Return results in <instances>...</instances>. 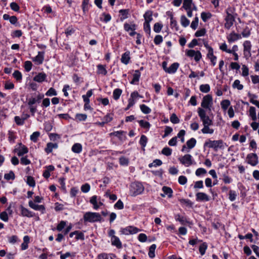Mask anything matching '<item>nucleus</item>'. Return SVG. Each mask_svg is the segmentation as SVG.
I'll use <instances>...</instances> for the list:
<instances>
[{"label":"nucleus","instance_id":"423d86ee","mask_svg":"<svg viewBox=\"0 0 259 259\" xmlns=\"http://www.w3.org/2000/svg\"><path fill=\"white\" fill-rule=\"evenodd\" d=\"M246 161L248 164L254 166L258 163V157L255 153H249L246 156Z\"/></svg>","mask_w":259,"mask_h":259},{"label":"nucleus","instance_id":"680f3d73","mask_svg":"<svg viewBox=\"0 0 259 259\" xmlns=\"http://www.w3.org/2000/svg\"><path fill=\"white\" fill-rule=\"evenodd\" d=\"M76 118L79 121H85L87 118V115L85 114L77 113L76 114Z\"/></svg>","mask_w":259,"mask_h":259},{"label":"nucleus","instance_id":"72a5a7b5","mask_svg":"<svg viewBox=\"0 0 259 259\" xmlns=\"http://www.w3.org/2000/svg\"><path fill=\"white\" fill-rule=\"evenodd\" d=\"M139 123L140 125L144 128H146L147 130H149L150 127V124L149 122L144 121V120H140L139 121Z\"/></svg>","mask_w":259,"mask_h":259},{"label":"nucleus","instance_id":"b1692460","mask_svg":"<svg viewBox=\"0 0 259 259\" xmlns=\"http://www.w3.org/2000/svg\"><path fill=\"white\" fill-rule=\"evenodd\" d=\"M249 116L253 121L257 120V115L256 113V109L254 107L251 106L249 110Z\"/></svg>","mask_w":259,"mask_h":259},{"label":"nucleus","instance_id":"603ef678","mask_svg":"<svg viewBox=\"0 0 259 259\" xmlns=\"http://www.w3.org/2000/svg\"><path fill=\"white\" fill-rule=\"evenodd\" d=\"M39 136L40 133L39 132H35L30 136V140L34 142H36Z\"/></svg>","mask_w":259,"mask_h":259},{"label":"nucleus","instance_id":"13d9d810","mask_svg":"<svg viewBox=\"0 0 259 259\" xmlns=\"http://www.w3.org/2000/svg\"><path fill=\"white\" fill-rule=\"evenodd\" d=\"M119 161L120 164L121 165H127L129 162L128 159L124 156L120 157Z\"/></svg>","mask_w":259,"mask_h":259},{"label":"nucleus","instance_id":"f704fd0d","mask_svg":"<svg viewBox=\"0 0 259 259\" xmlns=\"http://www.w3.org/2000/svg\"><path fill=\"white\" fill-rule=\"evenodd\" d=\"M140 109L143 113L147 114L151 112V109L145 104H142L140 106Z\"/></svg>","mask_w":259,"mask_h":259},{"label":"nucleus","instance_id":"f257e3e1","mask_svg":"<svg viewBox=\"0 0 259 259\" xmlns=\"http://www.w3.org/2000/svg\"><path fill=\"white\" fill-rule=\"evenodd\" d=\"M144 187L143 184L139 182H135L131 183L130 187V194L132 196H136L141 194L144 191Z\"/></svg>","mask_w":259,"mask_h":259},{"label":"nucleus","instance_id":"cd10ccee","mask_svg":"<svg viewBox=\"0 0 259 259\" xmlns=\"http://www.w3.org/2000/svg\"><path fill=\"white\" fill-rule=\"evenodd\" d=\"M90 203L93 205V207L95 209H98L99 207L97 202V196L96 195L93 196L90 200Z\"/></svg>","mask_w":259,"mask_h":259},{"label":"nucleus","instance_id":"f3484780","mask_svg":"<svg viewBox=\"0 0 259 259\" xmlns=\"http://www.w3.org/2000/svg\"><path fill=\"white\" fill-rule=\"evenodd\" d=\"M139 231V229L136 227L129 226L123 229L122 232L125 234H136Z\"/></svg>","mask_w":259,"mask_h":259},{"label":"nucleus","instance_id":"c756f323","mask_svg":"<svg viewBox=\"0 0 259 259\" xmlns=\"http://www.w3.org/2000/svg\"><path fill=\"white\" fill-rule=\"evenodd\" d=\"M175 219L176 221L180 222L182 225H185L188 222L185 217L182 216L180 214H177L175 216Z\"/></svg>","mask_w":259,"mask_h":259},{"label":"nucleus","instance_id":"dca6fc26","mask_svg":"<svg viewBox=\"0 0 259 259\" xmlns=\"http://www.w3.org/2000/svg\"><path fill=\"white\" fill-rule=\"evenodd\" d=\"M111 244L115 246L117 248H121L122 247V244L119 239L117 236H113L111 238Z\"/></svg>","mask_w":259,"mask_h":259},{"label":"nucleus","instance_id":"6ab92c4d","mask_svg":"<svg viewBox=\"0 0 259 259\" xmlns=\"http://www.w3.org/2000/svg\"><path fill=\"white\" fill-rule=\"evenodd\" d=\"M47 75L45 73H39L34 77L33 80L38 82H41L45 80Z\"/></svg>","mask_w":259,"mask_h":259},{"label":"nucleus","instance_id":"7c9ffc66","mask_svg":"<svg viewBox=\"0 0 259 259\" xmlns=\"http://www.w3.org/2000/svg\"><path fill=\"white\" fill-rule=\"evenodd\" d=\"M156 248V245L154 244L151 245L149 247V250L148 252V255L150 258H153L155 257V250Z\"/></svg>","mask_w":259,"mask_h":259},{"label":"nucleus","instance_id":"4c0bfd02","mask_svg":"<svg viewBox=\"0 0 259 259\" xmlns=\"http://www.w3.org/2000/svg\"><path fill=\"white\" fill-rule=\"evenodd\" d=\"M200 90L202 93H207L210 91V86L208 84H201L200 86Z\"/></svg>","mask_w":259,"mask_h":259},{"label":"nucleus","instance_id":"2eb2a0df","mask_svg":"<svg viewBox=\"0 0 259 259\" xmlns=\"http://www.w3.org/2000/svg\"><path fill=\"white\" fill-rule=\"evenodd\" d=\"M241 38V35L234 32L231 33L228 36V40L229 42H234Z\"/></svg>","mask_w":259,"mask_h":259},{"label":"nucleus","instance_id":"a19ab883","mask_svg":"<svg viewBox=\"0 0 259 259\" xmlns=\"http://www.w3.org/2000/svg\"><path fill=\"white\" fill-rule=\"evenodd\" d=\"M212 16V15L210 13L202 12L201 14V17L203 22H205L207 20L210 19Z\"/></svg>","mask_w":259,"mask_h":259},{"label":"nucleus","instance_id":"0eeeda50","mask_svg":"<svg viewBox=\"0 0 259 259\" xmlns=\"http://www.w3.org/2000/svg\"><path fill=\"white\" fill-rule=\"evenodd\" d=\"M181 163L186 166H189L192 164V157L190 154H186L184 156L179 158Z\"/></svg>","mask_w":259,"mask_h":259},{"label":"nucleus","instance_id":"4be33fe9","mask_svg":"<svg viewBox=\"0 0 259 259\" xmlns=\"http://www.w3.org/2000/svg\"><path fill=\"white\" fill-rule=\"evenodd\" d=\"M82 147L80 143L74 144L71 148L72 152L77 154L80 153L82 151Z\"/></svg>","mask_w":259,"mask_h":259},{"label":"nucleus","instance_id":"39448f33","mask_svg":"<svg viewBox=\"0 0 259 259\" xmlns=\"http://www.w3.org/2000/svg\"><path fill=\"white\" fill-rule=\"evenodd\" d=\"M212 104L213 102L212 96L211 95L208 94L203 97L202 102L201 103V106L203 108L208 109V110H210Z\"/></svg>","mask_w":259,"mask_h":259},{"label":"nucleus","instance_id":"de8ad7c7","mask_svg":"<svg viewBox=\"0 0 259 259\" xmlns=\"http://www.w3.org/2000/svg\"><path fill=\"white\" fill-rule=\"evenodd\" d=\"M162 27L163 25L161 23H156L154 25L153 30L156 33H159L161 31Z\"/></svg>","mask_w":259,"mask_h":259},{"label":"nucleus","instance_id":"c03bdc74","mask_svg":"<svg viewBox=\"0 0 259 259\" xmlns=\"http://www.w3.org/2000/svg\"><path fill=\"white\" fill-rule=\"evenodd\" d=\"M207 57L210 60L212 65L215 66L216 64L217 57L213 55V51L211 52V54L208 53Z\"/></svg>","mask_w":259,"mask_h":259},{"label":"nucleus","instance_id":"9b49d317","mask_svg":"<svg viewBox=\"0 0 259 259\" xmlns=\"http://www.w3.org/2000/svg\"><path fill=\"white\" fill-rule=\"evenodd\" d=\"M196 200L197 201H208L209 196L203 192H198L196 194Z\"/></svg>","mask_w":259,"mask_h":259},{"label":"nucleus","instance_id":"a211bd4d","mask_svg":"<svg viewBox=\"0 0 259 259\" xmlns=\"http://www.w3.org/2000/svg\"><path fill=\"white\" fill-rule=\"evenodd\" d=\"M58 148V144L57 143H48L47 144V147L45 149V152L49 154L51 153L53 149H56Z\"/></svg>","mask_w":259,"mask_h":259},{"label":"nucleus","instance_id":"e433bc0d","mask_svg":"<svg viewBox=\"0 0 259 259\" xmlns=\"http://www.w3.org/2000/svg\"><path fill=\"white\" fill-rule=\"evenodd\" d=\"M147 141L148 139L147 137L145 135H142L140 140V144L142 146L143 150H144V148L146 146Z\"/></svg>","mask_w":259,"mask_h":259},{"label":"nucleus","instance_id":"7ed1b4c3","mask_svg":"<svg viewBox=\"0 0 259 259\" xmlns=\"http://www.w3.org/2000/svg\"><path fill=\"white\" fill-rule=\"evenodd\" d=\"M204 147H208L210 148H213L215 151H217L219 148H224V142L222 140H208L204 144Z\"/></svg>","mask_w":259,"mask_h":259},{"label":"nucleus","instance_id":"1a4fd4ad","mask_svg":"<svg viewBox=\"0 0 259 259\" xmlns=\"http://www.w3.org/2000/svg\"><path fill=\"white\" fill-rule=\"evenodd\" d=\"M28 205L35 210L41 211L42 213H44L45 211V207L44 205L36 204L32 200L29 201Z\"/></svg>","mask_w":259,"mask_h":259},{"label":"nucleus","instance_id":"ddd939ff","mask_svg":"<svg viewBox=\"0 0 259 259\" xmlns=\"http://www.w3.org/2000/svg\"><path fill=\"white\" fill-rule=\"evenodd\" d=\"M44 52H38L37 55L34 57L33 61L37 64H41L44 60Z\"/></svg>","mask_w":259,"mask_h":259},{"label":"nucleus","instance_id":"f8f14e48","mask_svg":"<svg viewBox=\"0 0 259 259\" xmlns=\"http://www.w3.org/2000/svg\"><path fill=\"white\" fill-rule=\"evenodd\" d=\"M21 213L23 217H26L28 218L33 217L34 213L28 210L27 208H25L22 205L20 206Z\"/></svg>","mask_w":259,"mask_h":259},{"label":"nucleus","instance_id":"774afa93","mask_svg":"<svg viewBox=\"0 0 259 259\" xmlns=\"http://www.w3.org/2000/svg\"><path fill=\"white\" fill-rule=\"evenodd\" d=\"M206 33V30L205 28H202L200 30L197 31L195 33L196 37H199L204 36Z\"/></svg>","mask_w":259,"mask_h":259},{"label":"nucleus","instance_id":"4d7b16f0","mask_svg":"<svg viewBox=\"0 0 259 259\" xmlns=\"http://www.w3.org/2000/svg\"><path fill=\"white\" fill-rule=\"evenodd\" d=\"M170 121L174 124L178 123L180 122V119L177 117L175 113H172L170 117Z\"/></svg>","mask_w":259,"mask_h":259},{"label":"nucleus","instance_id":"8fccbe9b","mask_svg":"<svg viewBox=\"0 0 259 259\" xmlns=\"http://www.w3.org/2000/svg\"><path fill=\"white\" fill-rule=\"evenodd\" d=\"M172 153V149L169 147H164L161 151V153L165 156H170Z\"/></svg>","mask_w":259,"mask_h":259},{"label":"nucleus","instance_id":"20e7f679","mask_svg":"<svg viewBox=\"0 0 259 259\" xmlns=\"http://www.w3.org/2000/svg\"><path fill=\"white\" fill-rule=\"evenodd\" d=\"M198 115L202 122L203 125H212L213 121L209 117L206 115V111L204 109L201 108H198Z\"/></svg>","mask_w":259,"mask_h":259},{"label":"nucleus","instance_id":"393cba45","mask_svg":"<svg viewBox=\"0 0 259 259\" xmlns=\"http://www.w3.org/2000/svg\"><path fill=\"white\" fill-rule=\"evenodd\" d=\"M141 76V73L139 70H136L135 71V73L133 74V78L131 81V84H136V82L139 81V79Z\"/></svg>","mask_w":259,"mask_h":259},{"label":"nucleus","instance_id":"58836bf2","mask_svg":"<svg viewBox=\"0 0 259 259\" xmlns=\"http://www.w3.org/2000/svg\"><path fill=\"white\" fill-rule=\"evenodd\" d=\"M232 87L234 89H237L238 90H241L243 88V85L240 84V80L238 79L235 80L232 85Z\"/></svg>","mask_w":259,"mask_h":259},{"label":"nucleus","instance_id":"e2e57ef3","mask_svg":"<svg viewBox=\"0 0 259 259\" xmlns=\"http://www.w3.org/2000/svg\"><path fill=\"white\" fill-rule=\"evenodd\" d=\"M32 66V64L30 61H25V63H24V68H25V70H26V71H27V72L30 71V70L31 69Z\"/></svg>","mask_w":259,"mask_h":259},{"label":"nucleus","instance_id":"c85d7f7f","mask_svg":"<svg viewBox=\"0 0 259 259\" xmlns=\"http://www.w3.org/2000/svg\"><path fill=\"white\" fill-rule=\"evenodd\" d=\"M145 22L150 23L153 19L152 12L151 11H147L144 15Z\"/></svg>","mask_w":259,"mask_h":259},{"label":"nucleus","instance_id":"aec40b11","mask_svg":"<svg viewBox=\"0 0 259 259\" xmlns=\"http://www.w3.org/2000/svg\"><path fill=\"white\" fill-rule=\"evenodd\" d=\"M162 189L164 192V194L161 195L162 197H164L165 195H167L169 198H171L172 197V190L170 188L166 186H163Z\"/></svg>","mask_w":259,"mask_h":259},{"label":"nucleus","instance_id":"5701e85b","mask_svg":"<svg viewBox=\"0 0 259 259\" xmlns=\"http://www.w3.org/2000/svg\"><path fill=\"white\" fill-rule=\"evenodd\" d=\"M97 73L99 74H102L103 75H106L107 73V71L106 69L105 66L102 65V64H99L97 66Z\"/></svg>","mask_w":259,"mask_h":259},{"label":"nucleus","instance_id":"338daca9","mask_svg":"<svg viewBox=\"0 0 259 259\" xmlns=\"http://www.w3.org/2000/svg\"><path fill=\"white\" fill-rule=\"evenodd\" d=\"M14 121L18 125H22L24 123L22 118L18 116H16L14 117Z\"/></svg>","mask_w":259,"mask_h":259},{"label":"nucleus","instance_id":"79ce46f5","mask_svg":"<svg viewBox=\"0 0 259 259\" xmlns=\"http://www.w3.org/2000/svg\"><path fill=\"white\" fill-rule=\"evenodd\" d=\"M136 28V25L135 24L130 25L129 24L125 23L124 24V29L126 31H129L130 30H135Z\"/></svg>","mask_w":259,"mask_h":259},{"label":"nucleus","instance_id":"49530a36","mask_svg":"<svg viewBox=\"0 0 259 259\" xmlns=\"http://www.w3.org/2000/svg\"><path fill=\"white\" fill-rule=\"evenodd\" d=\"M207 248V245L206 243L204 242L199 246V250L200 254L203 255L205 254V251Z\"/></svg>","mask_w":259,"mask_h":259},{"label":"nucleus","instance_id":"69168bd1","mask_svg":"<svg viewBox=\"0 0 259 259\" xmlns=\"http://www.w3.org/2000/svg\"><path fill=\"white\" fill-rule=\"evenodd\" d=\"M57 94L56 91L53 88L49 89L46 93V95L48 96H56Z\"/></svg>","mask_w":259,"mask_h":259},{"label":"nucleus","instance_id":"5fc2aeb1","mask_svg":"<svg viewBox=\"0 0 259 259\" xmlns=\"http://www.w3.org/2000/svg\"><path fill=\"white\" fill-rule=\"evenodd\" d=\"M237 196V193L235 191L230 190L229 193V198L230 201H234Z\"/></svg>","mask_w":259,"mask_h":259},{"label":"nucleus","instance_id":"bf43d9fd","mask_svg":"<svg viewBox=\"0 0 259 259\" xmlns=\"http://www.w3.org/2000/svg\"><path fill=\"white\" fill-rule=\"evenodd\" d=\"M89 1L90 0H83L82 1V9L84 13H85L87 11H88V5L89 3Z\"/></svg>","mask_w":259,"mask_h":259},{"label":"nucleus","instance_id":"9d476101","mask_svg":"<svg viewBox=\"0 0 259 259\" xmlns=\"http://www.w3.org/2000/svg\"><path fill=\"white\" fill-rule=\"evenodd\" d=\"M15 150V151H18L17 155L19 156H22L28 152L27 148L21 143H19V147L18 148H16Z\"/></svg>","mask_w":259,"mask_h":259},{"label":"nucleus","instance_id":"a18cd8bd","mask_svg":"<svg viewBox=\"0 0 259 259\" xmlns=\"http://www.w3.org/2000/svg\"><path fill=\"white\" fill-rule=\"evenodd\" d=\"M230 102L228 100H224L221 102L222 108L224 110L228 109L229 106L230 105Z\"/></svg>","mask_w":259,"mask_h":259},{"label":"nucleus","instance_id":"4468645a","mask_svg":"<svg viewBox=\"0 0 259 259\" xmlns=\"http://www.w3.org/2000/svg\"><path fill=\"white\" fill-rule=\"evenodd\" d=\"M130 59V52L129 51H126L122 55L121 62L122 63L127 65L129 63Z\"/></svg>","mask_w":259,"mask_h":259},{"label":"nucleus","instance_id":"6e6d98bb","mask_svg":"<svg viewBox=\"0 0 259 259\" xmlns=\"http://www.w3.org/2000/svg\"><path fill=\"white\" fill-rule=\"evenodd\" d=\"M13 76L18 81H21L22 79L21 73L18 70H15L13 74Z\"/></svg>","mask_w":259,"mask_h":259},{"label":"nucleus","instance_id":"052dcab7","mask_svg":"<svg viewBox=\"0 0 259 259\" xmlns=\"http://www.w3.org/2000/svg\"><path fill=\"white\" fill-rule=\"evenodd\" d=\"M162 41L163 38L160 35H156L154 39V42L156 45L160 44Z\"/></svg>","mask_w":259,"mask_h":259},{"label":"nucleus","instance_id":"6e6552de","mask_svg":"<svg viewBox=\"0 0 259 259\" xmlns=\"http://www.w3.org/2000/svg\"><path fill=\"white\" fill-rule=\"evenodd\" d=\"M234 21L235 19L233 15L227 11V16L225 18L226 23H225V27L228 29H230L233 25Z\"/></svg>","mask_w":259,"mask_h":259},{"label":"nucleus","instance_id":"473e14b6","mask_svg":"<svg viewBox=\"0 0 259 259\" xmlns=\"http://www.w3.org/2000/svg\"><path fill=\"white\" fill-rule=\"evenodd\" d=\"M122 90L120 89H115L113 93V97L114 99L115 100H117L119 98L122 93Z\"/></svg>","mask_w":259,"mask_h":259},{"label":"nucleus","instance_id":"09e8293b","mask_svg":"<svg viewBox=\"0 0 259 259\" xmlns=\"http://www.w3.org/2000/svg\"><path fill=\"white\" fill-rule=\"evenodd\" d=\"M251 45L250 41L246 40L243 43V51H250Z\"/></svg>","mask_w":259,"mask_h":259},{"label":"nucleus","instance_id":"ea45409f","mask_svg":"<svg viewBox=\"0 0 259 259\" xmlns=\"http://www.w3.org/2000/svg\"><path fill=\"white\" fill-rule=\"evenodd\" d=\"M181 23L183 26L186 27L189 25L190 21L185 16L183 15L181 17Z\"/></svg>","mask_w":259,"mask_h":259},{"label":"nucleus","instance_id":"37998d69","mask_svg":"<svg viewBox=\"0 0 259 259\" xmlns=\"http://www.w3.org/2000/svg\"><path fill=\"white\" fill-rule=\"evenodd\" d=\"M192 0H184L183 8L186 10L191 9Z\"/></svg>","mask_w":259,"mask_h":259},{"label":"nucleus","instance_id":"0e129e2a","mask_svg":"<svg viewBox=\"0 0 259 259\" xmlns=\"http://www.w3.org/2000/svg\"><path fill=\"white\" fill-rule=\"evenodd\" d=\"M198 18L197 17H196L193 20V21L192 22L191 24V27L193 29L195 30L197 28L198 24Z\"/></svg>","mask_w":259,"mask_h":259},{"label":"nucleus","instance_id":"a878e982","mask_svg":"<svg viewBox=\"0 0 259 259\" xmlns=\"http://www.w3.org/2000/svg\"><path fill=\"white\" fill-rule=\"evenodd\" d=\"M203 128L201 130V132L204 134H212L214 132V130L212 128H209V126L211 125H203Z\"/></svg>","mask_w":259,"mask_h":259},{"label":"nucleus","instance_id":"864d4df0","mask_svg":"<svg viewBox=\"0 0 259 259\" xmlns=\"http://www.w3.org/2000/svg\"><path fill=\"white\" fill-rule=\"evenodd\" d=\"M4 178L7 180H14L15 179V174L14 172L11 170L8 174H6Z\"/></svg>","mask_w":259,"mask_h":259},{"label":"nucleus","instance_id":"f03ea898","mask_svg":"<svg viewBox=\"0 0 259 259\" xmlns=\"http://www.w3.org/2000/svg\"><path fill=\"white\" fill-rule=\"evenodd\" d=\"M102 219V218L100 214L97 212H87L83 215L84 222L94 223L101 222Z\"/></svg>","mask_w":259,"mask_h":259},{"label":"nucleus","instance_id":"3c124183","mask_svg":"<svg viewBox=\"0 0 259 259\" xmlns=\"http://www.w3.org/2000/svg\"><path fill=\"white\" fill-rule=\"evenodd\" d=\"M27 184L30 187H34L35 185V181L31 176H28L27 178Z\"/></svg>","mask_w":259,"mask_h":259},{"label":"nucleus","instance_id":"bb28decb","mask_svg":"<svg viewBox=\"0 0 259 259\" xmlns=\"http://www.w3.org/2000/svg\"><path fill=\"white\" fill-rule=\"evenodd\" d=\"M196 144V140L195 138H192L187 141L186 145L188 148L191 149L194 148Z\"/></svg>","mask_w":259,"mask_h":259},{"label":"nucleus","instance_id":"2f4dec72","mask_svg":"<svg viewBox=\"0 0 259 259\" xmlns=\"http://www.w3.org/2000/svg\"><path fill=\"white\" fill-rule=\"evenodd\" d=\"M66 225V222L64 221H61L57 226L56 228H53L52 230L55 231L57 230L58 231H61Z\"/></svg>","mask_w":259,"mask_h":259},{"label":"nucleus","instance_id":"412c9836","mask_svg":"<svg viewBox=\"0 0 259 259\" xmlns=\"http://www.w3.org/2000/svg\"><path fill=\"white\" fill-rule=\"evenodd\" d=\"M179 67V64L178 63H172L168 68L167 70V73H175Z\"/></svg>","mask_w":259,"mask_h":259},{"label":"nucleus","instance_id":"c9c22d12","mask_svg":"<svg viewBox=\"0 0 259 259\" xmlns=\"http://www.w3.org/2000/svg\"><path fill=\"white\" fill-rule=\"evenodd\" d=\"M119 13L122 15V17L120 19L122 20L123 19H126L128 17V15L129 14V10L121 9L119 10Z\"/></svg>","mask_w":259,"mask_h":259}]
</instances>
